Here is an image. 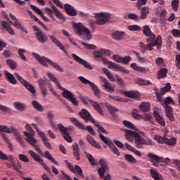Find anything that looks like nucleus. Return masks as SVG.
Segmentation results:
<instances>
[{
    "instance_id": "nucleus-1",
    "label": "nucleus",
    "mask_w": 180,
    "mask_h": 180,
    "mask_svg": "<svg viewBox=\"0 0 180 180\" xmlns=\"http://www.w3.org/2000/svg\"><path fill=\"white\" fill-rule=\"evenodd\" d=\"M125 133V139L128 141L135 140V146L136 148H143V146H151L153 143L151 140H146L140 136V134L129 129H124Z\"/></svg>"
},
{
    "instance_id": "nucleus-2",
    "label": "nucleus",
    "mask_w": 180,
    "mask_h": 180,
    "mask_svg": "<svg viewBox=\"0 0 180 180\" xmlns=\"http://www.w3.org/2000/svg\"><path fill=\"white\" fill-rule=\"evenodd\" d=\"M93 56L95 60H100V61H103L104 65H110L112 68H115V71H121V72H123L124 74H129L130 72L129 70L120 66V65H117L116 63L112 62L105 58L102 53V49L94 51L93 52Z\"/></svg>"
},
{
    "instance_id": "nucleus-3",
    "label": "nucleus",
    "mask_w": 180,
    "mask_h": 180,
    "mask_svg": "<svg viewBox=\"0 0 180 180\" xmlns=\"http://www.w3.org/2000/svg\"><path fill=\"white\" fill-rule=\"evenodd\" d=\"M47 77H49L51 81H53L54 82L56 86L59 87V89L63 91V92L62 93V96H63V98H65L66 99H68V101H70V102L73 105H75V106H78V101H77V98H75V96L72 94V93H71L70 91L61 86V85H60V83L58 82V80L54 76V75H53L51 72H48Z\"/></svg>"
},
{
    "instance_id": "nucleus-4",
    "label": "nucleus",
    "mask_w": 180,
    "mask_h": 180,
    "mask_svg": "<svg viewBox=\"0 0 180 180\" xmlns=\"http://www.w3.org/2000/svg\"><path fill=\"white\" fill-rule=\"evenodd\" d=\"M33 57L41 64V65H44V67H49V65L51 67H53L56 70L58 71H60V72H64V69L62 68L61 66L58 65L56 63H54L53 60H50L48 58H46L45 56H40L39 53H32Z\"/></svg>"
},
{
    "instance_id": "nucleus-5",
    "label": "nucleus",
    "mask_w": 180,
    "mask_h": 180,
    "mask_svg": "<svg viewBox=\"0 0 180 180\" xmlns=\"http://www.w3.org/2000/svg\"><path fill=\"white\" fill-rule=\"evenodd\" d=\"M24 134L25 136L27 141L34 148V150L38 153V154H43L41 149L36 145L37 141L34 139V130L32 128L28 129L27 132L24 131Z\"/></svg>"
},
{
    "instance_id": "nucleus-6",
    "label": "nucleus",
    "mask_w": 180,
    "mask_h": 180,
    "mask_svg": "<svg viewBox=\"0 0 180 180\" xmlns=\"http://www.w3.org/2000/svg\"><path fill=\"white\" fill-rule=\"evenodd\" d=\"M99 164H100V168L98 169V174L100 176V178H101V179L104 180H112V177L110 176V175L109 174V173H106V171H108V169H109V167L108 166V163L106 162V160L105 159H101L99 160Z\"/></svg>"
},
{
    "instance_id": "nucleus-7",
    "label": "nucleus",
    "mask_w": 180,
    "mask_h": 180,
    "mask_svg": "<svg viewBox=\"0 0 180 180\" xmlns=\"http://www.w3.org/2000/svg\"><path fill=\"white\" fill-rule=\"evenodd\" d=\"M0 131H4V133H7V134H11V133H13L19 144L21 145L22 147H25V141L22 139L20 134H18L15 127H11V128H8L5 125H0Z\"/></svg>"
},
{
    "instance_id": "nucleus-8",
    "label": "nucleus",
    "mask_w": 180,
    "mask_h": 180,
    "mask_svg": "<svg viewBox=\"0 0 180 180\" xmlns=\"http://www.w3.org/2000/svg\"><path fill=\"white\" fill-rule=\"evenodd\" d=\"M75 29L76 34H78V36H86V40L92 39L91 31L88 28L84 27L82 23L75 24Z\"/></svg>"
},
{
    "instance_id": "nucleus-9",
    "label": "nucleus",
    "mask_w": 180,
    "mask_h": 180,
    "mask_svg": "<svg viewBox=\"0 0 180 180\" xmlns=\"http://www.w3.org/2000/svg\"><path fill=\"white\" fill-rule=\"evenodd\" d=\"M70 122H71L77 129H81L82 130H86L88 132H89L91 136H95L96 133L94 130L91 126H86L84 125L82 122H79L78 120L75 117H71L70 118Z\"/></svg>"
},
{
    "instance_id": "nucleus-10",
    "label": "nucleus",
    "mask_w": 180,
    "mask_h": 180,
    "mask_svg": "<svg viewBox=\"0 0 180 180\" xmlns=\"http://www.w3.org/2000/svg\"><path fill=\"white\" fill-rule=\"evenodd\" d=\"M79 81H81V82L82 84H84V85H89V86H91V91H93L95 96H96L97 98H99V95H101V89H99V88L98 87V86L96 84H94L92 82L88 80L86 78H85L82 76H79Z\"/></svg>"
},
{
    "instance_id": "nucleus-11",
    "label": "nucleus",
    "mask_w": 180,
    "mask_h": 180,
    "mask_svg": "<svg viewBox=\"0 0 180 180\" xmlns=\"http://www.w3.org/2000/svg\"><path fill=\"white\" fill-rule=\"evenodd\" d=\"M32 29L34 32H35L34 34L36 36V39L37 41L40 43V44H44V43H46V41L49 40V37H47V35L44 34V32H41L39 27H37V25H34L32 27Z\"/></svg>"
},
{
    "instance_id": "nucleus-12",
    "label": "nucleus",
    "mask_w": 180,
    "mask_h": 180,
    "mask_svg": "<svg viewBox=\"0 0 180 180\" xmlns=\"http://www.w3.org/2000/svg\"><path fill=\"white\" fill-rule=\"evenodd\" d=\"M147 4V0H137L136 1V8L139 9V11L141 10V15L140 19L142 20L146 19L147 18V15H148V7L144 6L141 8L143 5H146Z\"/></svg>"
},
{
    "instance_id": "nucleus-13",
    "label": "nucleus",
    "mask_w": 180,
    "mask_h": 180,
    "mask_svg": "<svg viewBox=\"0 0 180 180\" xmlns=\"http://www.w3.org/2000/svg\"><path fill=\"white\" fill-rule=\"evenodd\" d=\"M99 137L102 141L104 142L105 144H106L109 148L111 150L112 153L113 154H115V155H117V157L120 156V152L119 151V149L116 148V146L112 142V141H109L103 134H99Z\"/></svg>"
},
{
    "instance_id": "nucleus-14",
    "label": "nucleus",
    "mask_w": 180,
    "mask_h": 180,
    "mask_svg": "<svg viewBox=\"0 0 180 180\" xmlns=\"http://www.w3.org/2000/svg\"><path fill=\"white\" fill-rule=\"evenodd\" d=\"M49 5L51 6V8L49 7H46L45 8V11H46L48 15L49 13H54L55 16L58 19H64V15L63 14V13L60 10H58V8H57L51 1H49Z\"/></svg>"
},
{
    "instance_id": "nucleus-15",
    "label": "nucleus",
    "mask_w": 180,
    "mask_h": 180,
    "mask_svg": "<svg viewBox=\"0 0 180 180\" xmlns=\"http://www.w3.org/2000/svg\"><path fill=\"white\" fill-rule=\"evenodd\" d=\"M38 84L39 88L41 89L42 95L46 96V95H47L46 86L48 88H50L49 85H51V84H50V80L47 79L46 77H44L42 79H38Z\"/></svg>"
},
{
    "instance_id": "nucleus-16",
    "label": "nucleus",
    "mask_w": 180,
    "mask_h": 180,
    "mask_svg": "<svg viewBox=\"0 0 180 180\" xmlns=\"http://www.w3.org/2000/svg\"><path fill=\"white\" fill-rule=\"evenodd\" d=\"M86 101H88V102H89V103L94 108V109L97 110L99 115H101V116H103V111L102 110V108H101V105H99V103H98V102L89 98V97H86V99L82 98V102L84 105H86L88 103Z\"/></svg>"
},
{
    "instance_id": "nucleus-17",
    "label": "nucleus",
    "mask_w": 180,
    "mask_h": 180,
    "mask_svg": "<svg viewBox=\"0 0 180 180\" xmlns=\"http://www.w3.org/2000/svg\"><path fill=\"white\" fill-rule=\"evenodd\" d=\"M58 127L61 132L63 139H65L68 143H72V138H71V136H70V134L68 133V128L64 127L63 124H58Z\"/></svg>"
},
{
    "instance_id": "nucleus-18",
    "label": "nucleus",
    "mask_w": 180,
    "mask_h": 180,
    "mask_svg": "<svg viewBox=\"0 0 180 180\" xmlns=\"http://www.w3.org/2000/svg\"><path fill=\"white\" fill-rule=\"evenodd\" d=\"M79 116L83 120L86 122V123H88V122H91V123H95V119L91 115V113L89 110H86L85 109H82L81 112H79Z\"/></svg>"
},
{
    "instance_id": "nucleus-19",
    "label": "nucleus",
    "mask_w": 180,
    "mask_h": 180,
    "mask_svg": "<svg viewBox=\"0 0 180 180\" xmlns=\"http://www.w3.org/2000/svg\"><path fill=\"white\" fill-rule=\"evenodd\" d=\"M64 162L65 165H67L68 168L70 169L71 172H75L77 171V174L79 175L81 178H84V174L82 173V169L78 165H75V168L74 166L71 165V163L69 162L68 160H64Z\"/></svg>"
},
{
    "instance_id": "nucleus-20",
    "label": "nucleus",
    "mask_w": 180,
    "mask_h": 180,
    "mask_svg": "<svg viewBox=\"0 0 180 180\" xmlns=\"http://www.w3.org/2000/svg\"><path fill=\"white\" fill-rule=\"evenodd\" d=\"M146 41L148 44H150V47L153 49L157 46V49H158V37L155 39V35L154 33L150 34L149 36H147Z\"/></svg>"
},
{
    "instance_id": "nucleus-21",
    "label": "nucleus",
    "mask_w": 180,
    "mask_h": 180,
    "mask_svg": "<svg viewBox=\"0 0 180 180\" xmlns=\"http://www.w3.org/2000/svg\"><path fill=\"white\" fill-rule=\"evenodd\" d=\"M72 57L75 61L79 63V64H82V65H84L85 68H87V70H92V66H91L88 62L84 60V59L78 56L77 54L72 53Z\"/></svg>"
},
{
    "instance_id": "nucleus-22",
    "label": "nucleus",
    "mask_w": 180,
    "mask_h": 180,
    "mask_svg": "<svg viewBox=\"0 0 180 180\" xmlns=\"http://www.w3.org/2000/svg\"><path fill=\"white\" fill-rule=\"evenodd\" d=\"M49 37L50 40L53 43V44L58 47L60 50L63 51L65 54H67V50H65V47L60 43V41L58 39H57L56 37H54V35L50 34L49 35Z\"/></svg>"
},
{
    "instance_id": "nucleus-23",
    "label": "nucleus",
    "mask_w": 180,
    "mask_h": 180,
    "mask_svg": "<svg viewBox=\"0 0 180 180\" xmlns=\"http://www.w3.org/2000/svg\"><path fill=\"white\" fill-rule=\"evenodd\" d=\"M101 82L103 83L102 86L106 92H115V87L112 86L107 78L101 77Z\"/></svg>"
},
{
    "instance_id": "nucleus-24",
    "label": "nucleus",
    "mask_w": 180,
    "mask_h": 180,
    "mask_svg": "<svg viewBox=\"0 0 180 180\" xmlns=\"http://www.w3.org/2000/svg\"><path fill=\"white\" fill-rule=\"evenodd\" d=\"M29 154L30 155V156L34 159V161H37V162H41V167H43V168L45 169V168L47 167V165H46V163H44V160H43L42 158H40V155H39L38 154H37L33 150H29Z\"/></svg>"
},
{
    "instance_id": "nucleus-25",
    "label": "nucleus",
    "mask_w": 180,
    "mask_h": 180,
    "mask_svg": "<svg viewBox=\"0 0 180 180\" xmlns=\"http://www.w3.org/2000/svg\"><path fill=\"white\" fill-rule=\"evenodd\" d=\"M98 17L96 20V25H105L106 22H109V15H106L103 13H100L98 14Z\"/></svg>"
},
{
    "instance_id": "nucleus-26",
    "label": "nucleus",
    "mask_w": 180,
    "mask_h": 180,
    "mask_svg": "<svg viewBox=\"0 0 180 180\" xmlns=\"http://www.w3.org/2000/svg\"><path fill=\"white\" fill-rule=\"evenodd\" d=\"M64 8L66 11V13H68L69 16H77V10L74 8L72 6H71L69 4H65Z\"/></svg>"
},
{
    "instance_id": "nucleus-27",
    "label": "nucleus",
    "mask_w": 180,
    "mask_h": 180,
    "mask_svg": "<svg viewBox=\"0 0 180 180\" xmlns=\"http://www.w3.org/2000/svg\"><path fill=\"white\" fill-rule=\"evenodd\" d=\"M163 108H164V109H165L167 117H168V119L171 122H174V112H172L174 110V108H172V107H171L170 105H167L163 106Z\"/></svg>"
},
{
    "instance_id": "nucleus-28",
    "label": "nucleus",
    "mask_w": 180,
    "mask_h": 180,
    "mask_svg": "<svg viewBox=\"0 0 180 180\" xmlns=\"http://www.w3.org/2000/svg\"><path fill=\"white\" fill-rule=\"evenodd\" d=\"M86 141L92 146V147H95L98 150H101L102 146L99 144V143L96 142V140L94 139L91 135H87L86 136Z\"/></svg>"
},
{
    "instance_id": "nucleus-29",
    "label": "nucleus",
    "mask_w": 180,
    "mask_h": 180,
    "mask_svg": "<svg viewBox=\"0 0 180 180\" xmlns=\"http://www.w3.org/2000/svg\"><path fill=\"white\" fill-rule=\"evenodd\" d=\"M72 153L77 161H79V160H81V154L79 153V146L78 145V143H73Z\"/></svg>"
},
{
    "instance_id": "nucleus-30",
    "label": "nucleus",
    "mask_w": 180,
    "mask_h": 180,
    "mask_svg": "<svg viewBox=\"0 0 180 180\" xmlns=\"http://www.w3.org/2000/svg\"><path fill=\"white\" fill-rule=\"evenodd\" d=\"M158 124L162 127L161 131L163 132V136H167L168 134V129L165 127V120L160 115H158Z\"/></svg>"
},
{
    "instance_id": "nucleus-31",
    "label": "nucleus",
    "mask_w": 180,
    "mask_h": 180,
    "mask_svg": "<svg viewBox=\"0 0 180 180\" xmlns=\"http://www.w3.org/2000/svg\"><path fill=\"white\" fill-rule=\"evenodd\" d=\"M112 37L114 40H122L124 37H126V33L122 31H114L112 33Z\"/></svg>"
},
{
    "instance_id": "nucleus-32",
    "label": "nucleus",
    "mask_w": 180,
    "mask_h": 180,
    "mask_svg": "<svg viewBox=\"0 0 180 180\" xmlns=\"http://www.w3.org/2000/svg\"><path fill=\"white\" fill-rule=\"evenodd\" d=\"M158 102H161L162 106H165V105L166 106H169V105H171L172 103L175 105V101L172 100V98L171 97H167L162 101L161 96H159Z\"/></svg>"
},
{
    "instance_id": "nucleus-33",
    "label": "nucleus",
    "mask_w": 180,
    "mask_h": 180,
    "mask_svg": "<svg viewBox=\"0 0 180 180\" xmlns=\"http://www.w3.org/2000/svg\"><path fill=\"white\" fill-rule=\"evenodd\" d=\"M40 137L45 147H46V148H48L49 150H51V143H50V139H49L47 136H46V134L41 133Z\"/></svg>"
},
{
    "instance_id": "nucleus-34",
    "label": "nucleus",
    "mask_w": 180,
    "mask_h": 180,
    "mask_svg": "<svg viewBox=\"0 0 180 180\" xmlns=\"http://www.w3.org/2000/svg\"><path fill=\"white\" fill-rule=\"evenodd\" d=\"M5 75L6 79H8L10 84H12L13 85H16V84H18V81H16V79L15 78L13 75H12L11 72L5 70Z\"/></svg>"
},
{
    "instance_id": "nucleus-35",
    "label": "nucleus",
    "mask_w": 180,
    "mask_h": 180,
    "mask_svg": "<svg viewBox=\"0 0 180 180\" xmlns=\"http://www.w3.org/2000/svg\"><path fill=\"white\" fill-rule=\"evenodd\" d=\"M30 8H32V9H33V11H35V12H37V13H38V15H40L41 18H42V19L44 20H45V22H49L48 18L46 17V15H43L41 10H40L39 8H37V6H36L33 4L30 5Z\"/></svg>"
},
{
    "instance_id": "nucleus-36",
    "label": "nucleus",
    "mask_w": 180,
    "mask_h": 180,
    "mask_svg": "<svg viewBox=\"0 0 180 180\" xmlns=\"http://www.w3.org/2000/svg\"><path fill=\"white\" fill-rule=\"evenodd\" d=\"M13 106L15 109L19 110L20 112H24V110H26V109H27V106L25 104L22 103L20 102L13 103Z\"/></svg>"
},
{
    "instance_id": "nucleus-37",
    "label": "nucleus",
    "mask_w": 180,
    "mask_h": 180,
    "mask_svg": "<svg viewBox=\"0 0 180 180\" xmlns=\"http://www.w3.org/2000/svg\"><path fill=\"white\" fill-rule=\"evenodd\" d=\"M139 47L141 48V51L143 53H146V51H147V50H149V51L154 50V48L151 47L150 44H148L146 45L143 42H140Z\"/></svg>"
},
{
    "instance_id": "nucleus-38",
    "label": "nucleus",
    "mask_w": 180,
    "mask_h": 180,
    "mask_svg": "<svg viewBox=\"0 0 180 180\" xmlns=\"http://www.w3.org/2000/svg\"><path fill=\"white\" fill-rule=\"evenodd\" d=\"M131 68H133L134 70V71H138L139 72H147V71H148V68H143V67H139L137 65V63H133L131 64L130 65Z\"/></svg>"
},
{
    "instance_id": "nucleus-39",
    "label": "nucleus",
    "mask_w": 180,
    "mask_h": 180,
    "mask_svg": "<svg viewBox=\"0 0 180 180\" xmlns=\"http://www.w3.org/2000/svg\"><path fill=\"white\" fill-rule=\"evenodd\" d=\"M122 94L127 96L128 98H131V99H136V98H139V92L132 91H122Z\"/></svg>"
},
{
    "instance_id": "nucleus-40",
    "label": "nucleus",
    "mask_w": 180,
    "mask_h": 180,
    "mask_svg": "<svg viewBox=\"0 0 180 180\" xmlns=\"http://www.w3.org/2000/svg\"><path fill=\"white\" fill-rule=\"evenodd\" d=\"M168 74V69L162 68L158 71V79H165Z\"/></svg>"
},
{
    "instance_id": "nucleus-41",
    "label": "nucleus",
    "mask_w": 180,
    "mask_h": 180,
    "mask_svg": "<svg viewBox=\"0 0 180 180\" xmlns=\"http://www.w3.org/2000/svg\"><path fill=\"white\" fill-rule=\"evenodd\" d=\"M1 26H3V27H4V29L8 31L9 34H11V36H15V31H13L12 27L9 26L6 21L3 20L1 22Z\"/></svg>"
},
{
    "instance_id": "nucleus-42",
    "label": "nucleus",
    "mask_w": 180,
    "mask_h": 180,
    "mask_svg": "<svg viewBox=\"0 0 180 180\" xmlns=\"http://www.w3.org/2000/svg\"><path fill=\"white\" fill-rule=\"evenodd\" d=\"M147 158L150 159V161L155 165V167H158V156L149 153L147 155Z\"/></svg>"
},
{
    "instance_id": "nucleus-43",
    "label": "nucleus",
    "mask_w": 180,
    "mask_h": 180,
    "mask_svg": "<svg viewBox=\"0 0 180 180\" xmlns=\"http://www.w3.org/2000/svg\"><path fill=\"white\" fill-rule=\"evenodd\" d=\"M32 107L34 108V109H35V110H37L38 112H44V108H43V106L40 105V103L39 102H37V101H33L32 102Z\"/></svg>"
},
{
    "instance_id": "nucleus-44",
    "label": "nucleus",
    "mask_w": 180,
    "mask_h": 180,
    "mask_svg": "<svg viewBox=\"0 0 180 180\" xmlns=\"http://www.w3.org/2000/svg\"><path fill=\"white\" fill-rule=\"evenodd\" d=\"M44 157L45 158L49 160V161H51L53 164H55V165H58V162H57V160H56V159L51 156V154H50L49 150L45 151Z\"/></svg>"
},
{
    "instance_id": "nucleus-45",
    "label": "nucleus",
    "mask_w": 180,
    "mask_h": 180,
    "mask_svg": "<svg viewBox=\"0 0 180 180\" xmlns=\"http://www.w3.org/2000/svg\"><path fill=\"white\" fill-rule=\"evenodd\" d=\"M169 162V158H158V167H164L168 165Z\"/></svg>"
},
{
    "instance_id": "nucleus-46",
    "label": "nucleus",
    "mask_w": 180,
    "mask_h": 180,
    "mask_svg": "<svg viewBox=\"0 0 180 180\" xmlns=\"http://www.w3.org/2000/svg\"><path fill=\"white\" fill-rule=\"evenodd\" d=\"M103 71L104 73H105L106 77H108L110 81H111L112 82H115V81H116L113 75H112V72H110L109 70H108L106 68H103Z\"/></svg>"
},
{
    "instance_id": "nucleus-47",
    "label": "nucleus",
    "mask_w": 180,
    "mask_h": 180,
    "mask_svg": "<svg viewBox=\"0 0 180 180\" xmlns=\"http://www.w3.org/2000/svg\"><path fill=\"white\" fill-rule=\"evenodd\" d=\"M124 158L127 162H129V164H136V162H137V160H136V158H134V157L130 154L125 155Z\"/></svg>"
},
{
    "instance_id": "nucleus-48",
    "label": "nucleus",
    "mask_w": 180,
    "mask_h": 180,
    "mask_svg": "<svg viewBox=\"0 0 180 180\" xmlns=\"http://www.w3.org/2000/svg\"><path fill=\"white\" fill-rule=\"evenodd\" d=\"M6 63L7 65L11 68V70H15V68L18 67V64L16 63V62L11 59H7Z\"/></svg>"
},
{
    "instance_id": "nucleus-49",
    "label": "nucleus",
    "mask_w": 180,
    "mask_h": 180,
    "mask_svg": "<svg viewBox=\"0 0 180 180\" xmlns=\"http://www.w3.org/2000/svg\"><path fill=\"white\" fill-rule=\"evenodd\" d=\"M171 91V84L167 83L166 86L160 89V95H165L167 92H169Z\"/></svg>"
},
{
    "instance_id": "nucleus-50",
    "label": "nucleus",
    "mask_w": 180,
    "mask_h": 180,
    "mask_svg": "<svg viewBox=\"0 0 180 180\" xmlns=\"http://www.w3.org/2000/svg\"><path fill=\"white\" fill-rule=\"evenodd\" d=\"M123 125L128 129H131V130H136L134 124L131 123L130 121L124 120L122 122Z\"/></svg>"
},
{
    "instance_id": "nucleus-51",
    "label": "nucleus",
    "mask_w": 180,
    "mask_h": 180,
    "mask_svg": "<svg viewBox=\"0 0 180 180\" xmlns=\"http://www.w3.org/2000/svg\"><path fill=\"white\" fill-rule=\"evenodd\" d=\"M139 109H141V110H142V112H149V110H150V104H148L147 103H142L139 105Z\"/></svg>"
},
{
    "instance_id": "nucleus-52",
    "label": "nucleus",
    "mask_w": 180,
    "mask_h": 180,
    "mask_svg": "<svg viewBox=\"0 0 180 180\" xmlns=\"http://www.w3.org/2000/svg\"><path fill=\"white\" fill-rule=\"evenodd\" d=\"M9 16L11 19L14 22L13 26L15 27H20V23L18 20V18H16V17H15V15H13V14H12L11 13H9Z\"/></svg>"
},
{
    "instance_id": "nucleus-53",
    "label": "nucleus",
    "mask_w": 180,
    "mask_h": 180,
    "mask_svg": "<svg viewBox=\"0 0 180 180\" xmlns=\"http://www.w3.org/2000/svg\"><path fill=\"white\" fill-rule=\"evenodd\" d=\"M143 33L144 34V36H150V34H153V32H151V29L150 28V27L148 25H144L143 27Z\"/></svg>"
},
{
    "instance_id": "nucleus-54",
    "label": "nucleus",
    "mask_w": 180,
    "mask_h": 180,
    "mask_svg": "<svg viewBox=\"0 0 180 180\" xmlns=\"http://www.w3.org/2000/svg\"><path fill=\"white\" fill-rule=\"evenodd\" d=\"M105 107L108 109V110H110L111 115L115 113V112H119V110L116 107L108 103H105Z\"/></svg>"
},
{
    "instance_id": "nucleus-55",
    "label": "nucleus",
    "mask_w": 180,
    "mask_h": 180,
    "mask_svg": "<svg viewBox=\"0 0 180 180\" xmlns=\"http://www.w3.org/2000/svg\"><path fill=\"white\" fill-rule=\"evenodd\" d=\"M18 53L21 60H22V61H27V58H26V56H25V53H26V50L23 49H19Z\"/></svg>"
},
{
    "instance_id": "nucleus-56",
    "label": "nucleus",
    "mask_w": 180,
    "mask_h": 180,
    "mask_svg": "<svg viewBox=\"0 0 180 180\" xmlns=\"http://www.w3.org/2000/svg\"><path fill=\"white\" fill-rule=\"evenodd\" d=\"M160 18L162 23L167 21V11L165 9L161 10Z\"/></svg>"
},
{
    "instance_id": "nucleus-57",
    "label": "nucleus",
    "mask_w": 180,
    "mask_h": 180,
    "mask_svg": "<svg viewBox=\"0 0 180 180\" xmlns=\"http://www.w3.org/2000/svg\"><path fill=\"white\" fill-rule=\"evenodd\" d=\"M84 154H85L86 158L89 160V162L92 165H96V163H95V158H94V156H92V155L88 153V152H84Z\"/></svg>"
},
{
    "instance_id": "nucleus-58",
    "label": "nucleus",
    "mask_w": 180,
    "mask_h": 180,
    "mask_svg": "<svg viewBox=\"0 0 180 180\" xmlns=\"http://www.w3.org/2000/svg\"><path fill=\"white\" fill-rule=\"evenodd\" d=\"M128 30H130L131 32H140L141 30V27L139 25H129L127 27Z\"/></svg>"
},
{
    "instance_id": "nucleus-59",
    "label": "nucleus",
    "mask_w": 180,
    "mask_h": 180,
    "mask_svg": "<svg viewBox=\"0 0 180 180\" xmlns=\"http://www.w3.org/2000/svg\"><path fill=\"white\" fill-rule=\"evenodd\" d=\"M172 8H173L174 12H178V8H179V0H172Z\"/></svg>"
},
{
    "instance_id": "nucleus-60",
    "label": "nucleus",
    "mask_w": 180,
    "mask_h": 180,
    "mask_svg": "<svg viewBox=\"0 0 180 180\" xmlns=\"http://www.w3.org/2000/svg\"><path fill=\"white\" fill-rule=\"evenodd\" d=\"M136 84H139V85H151V82L143 79H138L136 80Z\"/></svg>"
},
{
    "instance_id": "nucleus-61",
    "label": "nucleus",
    "mask_w": 180,
    "mask_h": 180,
    "mask_svg": "<svg viewBox=\"0 0 180 180\" xmlns=\"http://www.w3.org/2000/svg\"><path fill=\"white\" fill-rule=\"evenodd\" d=\"M166 144L170 146H175L176 144V138L173 137V138H171L170 139L167 138V139L166 140Z\"/></svg>"
},
{
    "instance_id": "nucleus-62",
    "label": "nucleus",
    "mask_w": 180,
    "mask_h": 180,
    "mask_svg": "<svg viewBox=\"0 0 180 180\" xmlns=\"http://www.w3.org/2000/svg\"><path fill=\"white\" fill-rule=\"evenodd\" d=\"M82 46L86 47V49H87V50H96V46H95L94 44H86L85 42H82Z\"/></svg>"
},
{
    "instance_id": "nucleus-63",
    "label": "nucleus",
    "mask_w": 180,
    "mask_h": 180,
    "mask_svg": "<svg viewBox=\"0 0 180 180\" xmlns=\"http://www.w3.org/2000/svg\"><path fill=\"white\" fill-rule=\"evenodd\" d=\"M112 60L114 61H115V63H122V56H120L119 55H113L112 56Z\"/></svg>"
},
{
    "instance_id": "nucleus-64",
    "label": "nucleus",
    "mask_w": 180,
    "mask_h": 180,
    "mask_svg": "<svg viewBox=\"0 0 180 180\" xmlns=\"http://www.w3.org/2000/svg\"><path fill=\"white\" fill-rule=\"evenodd\" d=\"M176 66L179 68V70H180V55L177 54L176 55Z\"/></svg>"
}]
</instances>
